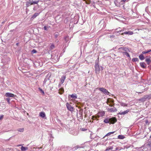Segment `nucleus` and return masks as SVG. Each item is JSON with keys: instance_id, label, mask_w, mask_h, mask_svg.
Instances as JSON below:
<instances>
[{"instance_id": "obj_1", "label": "nucleus", "mask_w": 151, "mask_h": 151, "mask_svg": "<svg viewBox=\"0 0 151 151\" xmlns=\"http://www.w3.org/2000/svg\"><path fill=\"white\" fill-rule=\"evenodd\" d=\"M117 121V119L115 117H112L110 119L107 118L104 120V122L105 123H109V124H114Z\"/></svg>"}, {"instance_id": "obj_2", "label": "nucleus", "mask_w": 151, "mask_h": 151, "mask_svg": "<svg viewBox=\"0 0 151 151\" xmlns=\"http://www.w3.org/2000/svg\"><path fill=\"white\" fill-rule=\"evenodd\" d=\"M94 67L95 72L96 73H99L101 69V70H103L104 69V67H103V66H101L100 67L98 63H96Z\"/></svg>"}, {"instance_id": "obj_3", "label": "nucleus", "mask_w": 151, "mask_h": 151, "mask_svg": "<svg viewBox=\"0 0 151 151\" xmlns=\"http://www.w3.org/2000/svg\"><path fill=\"white\" fill-rule=\"evenodd\" d=\"M114 100L110 98H109L107 99L106 103L107 104L109 103V105L111 106H113L114 105Z\"/></svg>"}, {"instance_id": "obj_4", "label": "nucleus", "mask_w": 151, "mask_h": 151, "mask_svg": "<svg viewBox=\"0 0 151 151\" xmlns=\"http://www.w3.org/2000/svg\"><path fill=\"white\" fill-rule=\"evenodd\" d=\"M99 90L102 91V92H103V93H104L105 94H106L107 95L109 94V93L108 91L107 90H106V89L104 88H99Z\"/></svg>"}, {"instance_id": "obj_5", "label": "nucleus", "mask_w": 151, "mask_h": 151, "mask_svg": "<svg viewBox=\"0 0 151 151\" xmlns=\"http://www.w3.org/2000/svg\"><path fill=\"white\" fill-rule=\"evenodd\" d=\"M5 96L7 97H13L14 98L16 96V95H14L13 94L10 93H6Z\"/></svg>"}, {"instance_id": "obj_6", "label": "nucleus", "mask_w": 151, "mask_h": 151, "mask_svg": "<svg viewBox=\"0 0 151 151\" xmlns=\"http://www.w3.org/2000/svg\"><path fill=\"white\" fill-rule=\"evenodd\" d=\"M105 112L104 111H100L98 112L97 114V117H95L96 118H99L100 117H102L104 116Z\"/></svg>"}, {"instance_id": "obj_7", "label": "nucleus", "mask_w": 151, "mask_h": 151, "mask_svg": "<svg viewBox=\"0 0 151 151\" xmlns=\"http://www.w3.org/2000/svg\"><path fill=\"white\" fill-rule=\"evenodd\" d=\"M39 1H29L28 2H27L26 3V5L27 6H30V5H33V4H37Z\"/></svg>"}, {"instance_id": "obj_8", "label": "nucleus", "mask_w": 151, "mask_h": 151, "mask_svg": "<svg viewBox=\"0 0 151 151\" xmlns=\"http://www.w3.org/2000/svg\"><path fill=\"white\" fill-rule=\"evenodd\" d=\"M107 110L108 111H109L110 112H116L117 111V109L115 107H114L113 106V107L111 108H108L107 109Z\"/></svg>"}, {"instance_id": "obj_9", "label": "nucleus", "mask_w": 151, "mask_h": 151, "mask_svg": "<svg viewBox=\"0 0 151 151\" xmlns=\"http://www.w3.org/2000/svg\"><path fill=\"white\" fill-rule=\"evenodd\" d=\"M66 106L68 109L70 111H73V108L71 106V105H70L69 103L66 104Z\"/></svg>"}, {"instance_id": "obj_10", "label": "nucleus", "mask_w": 151, "mask_h": 151, "mask_svg": "<svg viewBox=\"0 0 151 151\" xmlns=\"http://www.w3.org/2000/svg\"><path fill=\"white\" fill-rule=\"evenodd\" d=\"M147 100V95H145L142 98L139 99V101H145Z\"/></svg>"}, {"instance_id": "obj_11", "label": "nucleus", "mask_w": 151, "mask_h": 151, "mask_svg": "<svg viewBox=\"0 0 151 151\" xmlns=\"http://www.w3.org/2000/svg\"><path fill=\"white\" fill-rule=\"evenodd\" d=\"M119 51L123 53L122 50H124L125 51H127V50H128V49L126 47H120L119 48Z\"/></svg>"}, {"instance_id": "obj_12", "label": "nucleus", "mask_w": 151, "mask_h": 151, "mask_svg": "<svg viewBox=\"0 0 151 151\" xmlns=\"http://www.w3.org/2000/svg\"><path fill=\"white\" fill-rule=\"evenodd\" d=\"M66 79V76H62L61 78H60V81L62 83V84H63V83H64L65 80Z\"/></svg>"}, {"instance_id": "obj_13", "label": "nucleus", "mask_w": 151, "mask_h": 151, "mask_svg": "<svg viewBox=\"0 0 151 151\" xmlns=\"http://www.w3.org/2000/svg\"><path fill=\"white\" fill-rule=\"evenodd\" d=\"M129 111V110L127 109L123 112H120L119 113V114H120V115H124V114H127Z\"/></svg>"}, {"instance_id": "obj_14", "label": "nucleus", "mask_w": 151, "mask_h": 151, "mask_svg": "<svg viewBox=\"0 0 151 151\" xmlns=\"http://www.w3.org/2000/svg\"><path fill=\"white\" fill-rule=\"evenodd\" d=\"M140 65L141 67L144 68H146V64L145 63H144V62L140 63Z\"/></svg>"}, {"instance_id": "obj_15", "label": "nucleus", "mask_w": 151, "mask_h": 151, "mask_svg": "<svg viewBox=\"0 0 151 151\" xmlns=\"http://www.w3.org/2000/svg\"><path fill=\"white\" fill-rule=\"evenodd\" d=\"M64 92V89L63 88H61L59 90V93L60 94H63Z\"/></svg>"}, {"instance_id": "obj_16", "label": "nucleus", "mask_w": 151, "mask_h": 151, "mask_svg": "<svg viewBox=\"0 0 151 151\" xmlns=\"http://www.w3.org/2000/svg\"><path fill=\"white\" fill-rule=\"evenodd\" d=\"M39 115L43 118H45V113L43 112H41L40 113Z\"/></svg>"}, {"instance_id": "obj_17", "label": "nucleus", "mask_w": 151, "mask_h": 151, "mask_svg": "<svg viewBox=\"0 0 151 151\" xmlns=\"http://www.w3.org/2000/svg\"><path fill=\"white\" fill-rule=\"evenodd\" d=\"M39 14V13H35L32 15V17H31L32 19H34L36 17L38 16Z\"/></svg>"}, {"instance_id": "obj_18", "label": "nucleus", "mask_w": 151, "mask_h": 151, "mask_svg": "<svg viewBox=\"0 0 151 151\" xmlns=\"http://www.w3.org/2000/svg\"><path fill=\"white\" fill-rule=\"evenodd\" d=\"M124 33H125V35H132L134 34L133 32L132 31L125 32H124Z\"/></svg>"}, {"instance_id": "obj_19", "label": "nucleus", "mask_w": 151, "mask_h": 151, "mask_svg": "<svg viewBox=\"0 0 151 151\" xmlns=\"http://www.w3.org/2000/svg\"><path fill=\"white\" fill-rule=\"evenodd\" d=\"M145 61L146 62L147 64L149 65L151 62V60L150 59V57L149 58H147L145 59Z\"/></svg>"}, {"instance_id": "obj_20", "label": "nucleus", "mask_w": 151, "mask_h": 151, "mask_svg": "<svg viewBox=\"0 0 151 151\" xmlns=\"http://www.w3.org/2000/svg\"><path fill=\"white\" fill-rule=\"evenodd\" d=\"M139 58L141 60H144V59H145V57L142 54H140V55H139Z\"/></svg>"}, {"instance_id": "obj_21", "label": "nucleus", "mask_w": 151, "mask_h": 151, "mask_svg": "<svg viewBox=\"0 0 151 151\" xmlns=\"http://www.w3.org/2000/svg\"><path fill=\"white\" fill-rule=\"evenodd\" d=\"M28 149L27 147H24L22 146L21 148V149L22 151H25V150H27Z\"/></svg>"}, {"instance_id": "obj_22", "label": "nucleus", "mask_w": 151, "mask_h": 151, "mask_svg": "<svg viewBox=\"0 0 151 151\" xmlns=\"http://www.w3.org/2000/svg\"><path fill=\"white\" fill-rule=\"evenodd\" d=\"M125 137V136L123 135H119L118 136V138L120 139H124Z\"/></svg>"}, {"instance_id": "obj_23", "label": "nucleus", "mask_w": 151, "mask_h": 151, "mask_svg": "<svg viewBox=\"0 0 151 151\" xmlns=\"http://www.w3.org/2000/svg\"><path fill=\"white\" fill-rule=\"evenodd\" d=\"M115 132V131H113V132H109V133H107L104 137L106 136H108L111 135V134H112L114 133Z\"/></svg>"}, {"instance_id": "obj_24", "label": "nucleus", "mask_w": 151, "mask_h": 151, "mask_svg": "<svg viewBox=\"0 0 151 151\" xmlns=\"http://www.w3.org/2000/svg\"><path fill=\"white\" fill-rule=\"evenodd\" d=\"M122 53L123 55H125L128 57H129L130 56V55L129 53L127 52H122Z\"/></svg>"}, {"instance_id": "obj_25", "label": "nucleus", "mask_w": 151, "mask_h": 151, "mask_svg": "<svg viewBox=\"0 0 151 151\" xmlns=\"http://www.w3.org/2000/svg\"><path fill=\"white\" fill-rule=\"evenodd\" d=\"M132 61L133 62L138 61V58H134L132 59Z\"/></svg>"}, {"instance_id": "obj_26", "label": "nucleus", "mask_w": 151, "mask_h": 151, "mask_svg": "<svg viewBox=\"0 0 151 151\" xmlns=\"http://www.w3.org/2000/svg\"><path fill=\"white\" fill-rule=\"evenodd\" d=\"M70 97L73 98L74 99H76L77 98V96L76 95H74V94H71V95H70Z\"/></svg>"}, {"instance_id": "obj_27", "label": "nucleus", "mask_w": 151, "mask_h": 151, "mask_svg": "<svg viewBox=\"0 0 151 151\" xmlns=\"http://www.w3.org/2000/svg\"><path fill=\"white\" fill-rule=\"evenodd\" d=\"M151 99V94L147 95V99Z\"/></svg>"}, {"instance_id": "obj_28", "label": "nucleus", "mask_w": 151, "mask_h": 151, "mask_svg": "<svg viewBox=\"0 0 151 151\" xmlns=\"http://www.w3.org/2000/svg\"><path fill=\"white\" fill-rule=\"evenodd\" d=\"M95 117H97V115L96 116H93L92 118L93 120H94V119H96L97 120H98L99 119L98 118H96Z\"/></svg>"}, {"instance_id": "obj_29", "label": "nucleus", "mask_w": 151, "mask_h": 151, "mask_svg": "<svg viewBox=\"0 0 151 151\" xmlns=\"http://www.w3.org/2000/svg\"><path fill=\"white\" fill-rule=\"evenodd\" d=\"M4 117V115L3 114L1 115L0 116V121L2 120Z\"/></svg>"}, {"instance_id": "obj_30", "label": "nucleus", "mask_w": 151, "mask_h": 151, "mask_svg": "<svg viewBox=\"0 0 151 151\" xmlns=\"http://www.w3.org/2000/svg\"><path fill=\"white\" fill-rule=\"evenodd\" d=\"M91 1L90 0H87L86 1V4H90Z\"/></svg>"}, {"instance_id": "obj_31", "label": "nucleus", "mask_w": 151, "mask_h": 151, "mask_svg": "<svg viewBox=\"0 0 151 151\" xmlns=\"http://www.w3.org/2000/svg\"><path fill=\"white\" fill-rule=\"evenodd\" d=\"M39 89L40 90V91L42 93H43V94H45V92L42 89L40 88H39Z\"/></svg>"}, {"instance_id": "obj_32", "label": "nucleus", "mask_w": 151, "mask_h": 151, "mask_svg": "<svg viewBox=\"0 0 151 151\" xmlns=\"http://www.w3.org/2000/svg\"><path fill=\"white\" fill-rule=\"evenodd\" d=\"M6 100L7 101L8 103L9 104H10V98H9V97H8V98H6Z\"/></svg>"}, {"instance_id": "obj_33", "label": "nucleus", "mask_w": 151, "mask_h": 151, "mask_svg": "<svg viewBox=\"0 0 151 151\" xmlns=\"http://www.w3.org/2000/svg\"><path fill=\"white\" fill-rule=\"evenodd\" d=\"M24 130V129L23 128H21V129H19L18 130L19 131H20V132H23Z\"/></svg>"}, {"instance_id": "obj_34", "label": "nucleus", "mask_w": 151, "mask_h": 151, "mask_svg": "<svg viewBox=\"0 0 151 151\" xmlns=\"http://www.w3.org/2000/svg\"><path fill=\"white\" fill-rule=\"evenodd\" d=\"M79 147H80L79 145H77L75 147L74 149L75 150H77V149L79 148Z\"/></svg>"}, {"instance_id": "obj_35", "label": "nucleus", "mask_w": 151, "mask_h": 151, "mask_svg": "<svg viewBox=\"0 0 151 151\" xmlns=\"http://www.w3.org/2000/svg\"><path fill=\"white\" fill-rule=\"evenodd\" d=\"M37 52L36 50H33L32 51V53H36Z\"/></svg>"}, {"instance_id": "obj_36", "label": "nucleus", "mask_w": 151, "mask_h": 151, "mask_svg": "<svg viewBox=\"0 0 151 151\" xmlns=\"http://www.w3.org/2000/svg\"><path fill=\"white\" fill-rule=\"evenodd\" d=\"M44 29L45 30H47V26H45L44 27Z\"/></svg>"}, {"instance_id": "obj_37", "label": "nucleus", "mask_w": 151, "mask_h": 151, "mask_svg": "<svg viewBox=\"0 0 151 151\" xmlns=\"http://www.w3.org/2000/svg\"><path fill=\"white\" fill-rule=\"evenodd\" d=\"M51 48H54L55 47V45L54 44H52L51 46Z\"/></svg>"}, {"instance_id": "obj_38", "label": "nucleus", "mask_w": 151, "mask_h": 151, "mask_svg": "<svg viewBox=\"0 0 151 151\" xmlns=\"http://www.w3.org/2000/svg\"><path fill=\"white\" fill-rule=\"evenodd\" d=\"M147 53V51H143V52H142V53H143V54H144V53Z\"/></svg>"}, {"instance_id": "obj_39", "label": "nucleus", "mask_w": 151, "mask_h": 151, "mask_svg": "<svg viewBox=\"0 0 151 151\" xmlns=\"http://www.w3.org/2000/svg\"><path fill=\"white\" fill-rule=\"evenodd\" d=\"M151 51V49L150 50H148L147 51V53H149V52H150Z\"/></svg>"}, {"instance_id": "obj_40", "label": "nucleus", "mask_w": 151, "mask_h": 151, "mask_svg": "<svg viewBox=\"0 0 151 151\" xmlns=\"http://www.w3.org/2000/svg\"><path fill=\"white\" fill-rule=\"evenodd\" d=\"M124 31V28H123V29H121V30H120V32H123V31Z\"/></svg>"}, {"instance_id": "obj_41", "label": "nucleus", "mask_w": 151, "mask_h": 151, "mask_svg": "<svg viewBox=\"0 0 151 151\" xmlns=\"http://www.w3.org/2000/svg\"><path fill=\"white\" fill-rule=\"evenodd\" d=\"M125 34V33H124V32H123V33H122L121 34V35H124V34Z\"/></svg>"}, {"instance_id": "obj_42", "label": "nucleus", "mask_w": 151, "mask_h": 151, "mask_svg": "<svg viewBox=\"0 0 151 151\" xmlns=\"http://www.w3.org/2000/svg\"><path fill=\"white\" fill-rule=\"evenodd\" d=\"M55 35L56 37H57L58 36V35Z\"/></svg>"}, {"instance_id": "obj_43", "label": "nucleus", "mask_w": 151, "mask_h": 151, "mask_svg": "<svg viewBox=\"0 0 151 151\" xmlns=\"http://www.w3.org/2000/svg\"><path fill=\"white\" fill-rule=\"evenodd\" d=\"M122 1L125 2L126 0H121Z\"/></svg>"}, {"instance_id": "obj_44", "label": "nucleus", "mask_w": 151, "mask_h": 151, "mask_svg": "<svg viewBox=\"0 0 151 151\" xmlns=\"http://www.w3.org/2000/svg\"><path fill=\"white\" fill-rule=\"evenodd\" d=\"M123 8L124 9H125V8L124 7V6H123Z\"/></svg>"}, {"instance_id": "obj_45", "label": "nucleus", "mask_w": 151, "mask_h": 151, "mask_svg": "<svg viewBox=\"0 0 151 151\" xmlns=\"http://www.w3.org/2000/svg\"><path fill=\"white\" fill-rule=\"evenodd\" d=\"M17 45V46H18V45L19 44V43H17V44H16Z\"/></svg>"}, {"instance_id": "obj_46", "label": "nucleus", "mask_w": 151, "mask_h": 151, "mask_svg": "<svg viewBox=\"0 0 151 151\" xmlns=\"http://www.w3.org/2000/svg\"><path fill=\"white\" fill-rule=\"evenodd\" d=\"M83 1H85V2L86 3V1L87 0H83Z\"/></svg>"}, {"instance_id": "obj_47", "label": "nucleus", "mask_w": 151, "mask_h": 151, "mask_svg": "<svg viewBox=\"0 0 151 151\" xmlns=\"http://www.w3.org/2000/svg\"><path fill=\"white\" fill-rule=\"evenodd\" d=\"M120 32V30L118 31L117 32Z\"/></svg>"}, {"instance_id": "obj_48", "label": "nucleus", "mask_w": 151, "mask_h": 151, "mask_svg": "<svg viewBox=\"0 0 151 151\" xmlns=\"http://www.w3.org/2000/svg\"><path fill=\"white\" fill-rule=\"evenodd\" d=\"M125 106H127V104H126V105H125Z\"/></svg>"}, {"instance_id": "obj_49", "label": "nucleus", "mask_w": 151, "mask_h": 151, "mask_svg": "<svg viewBox=\"0 0 151 151\" xmlns=\"http://www.w3.org/2000/svg\"><path fill=\"white\" fill-rule=\"evenodd\" d=\"M150 137H151V135H150Z\"/></svg>"}, {"instance_id": "obj_50", "label": "nucleus", "mask_w": 151, "mask_h": 151, "mask_svg": "<svg viewBox=\"0 0 151 151\" xmlns=\"http://www.w3.org/2000/svg\"><path fill=\"white\" fill-rule=\"evenodd\" d=\"M48 1H50L51 0H48Z\"/></svg>"}]
</instances>
